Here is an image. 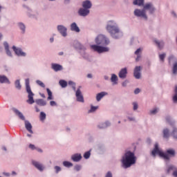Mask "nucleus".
<instances>
[{"instance_id": "nucleus-64", "label": "nucleus", "mask_w": 177, "mask_h": 177, "mask_svg": "<svg viewBox=\"0 0 177 177\" xmlns=\"http://www.w3.org/2000/svg\"><path fill=\"white\" fill-rule=\"evenodd\" d=\"M93 75H92V74H91V73H88V75H87V78H93Z\"/></svg>"}, {"instance_id": "nucleus-5", "label": "nucleus", "mask_w": 177, "mask_h": 177, "mask_svg": "<svg viewBox=\"0 0 177 177\" xmlns=\"http://www.w3.org/2000/svg\"><path fill=\"white\" fill-rule=\"evenodd\" d=\"M121 162L122 166L124 169L130 168V167L136 164V156H135V153L131 151H126L122 156Z\"/></svg>"}, {"instance_id": "nucleus-57", "label": "nucleus", "mask_w": 177, "mask_h": 177, "mask_svg": "<svg viewBox=\"0 0 177 177\" xmlns=\"http://www.w3.org/2000/svg\"><path fill=\"white\" fill-rule=\"evenodd\" d=\"M127 85H128V80H125L124 82H123L122 83V86L125 87V86H127Z\"/></svg>"}, {"instance_id": "nucleus-62", "label": "nucleus", "mask_w": 177, "mask_h": 177, "mask_svg": "<svg viewBox=\"0 0 177 177\" xmlns=\"http://www.w3.org/2000/svg\"><path fill=\"white\" fill-rule=\"evenodd\" d=\"M3 174H4L5 176H10V174L8 172H3Z\"/></svg>"}, {"instance_id": "nucleus-47", "label": "nucleus", "mask_w": 177, "mask_h": 177, "mask_svg": "<svg viewBox=\"0 0 177 177\" xmlns=\"http://www.w3.org/2000/svg\"><path fill=\"white\" fill-rule=\"evenodd\" d=\"M80 169H82V166L81 165H76L74 167V170L79 172Z\"/></svg>"}, {"instance_id": "nucleus-24", "label": "nucleus", "mask_w": 177, "mask_h": 177, "mask_svg": "<svg viewBox=\"0 0 177 177\" xmlns=\"http://www.w3.org/2000/svg\"><path fill=\"white\" fill-rule=\"evenodd\" d=\"M27 9V16L30 17V19H37V15L35 14L32 13V10L28 8V6H25Z\"/></svg>"}, {"instance_id": "nucleus-16", "label": "nucleus", "mask_w": 177, "mask_h": 177, "mask_svg": "<svg viewBox=\"0 0 177 177\" xmlns=\"http://www.w3.org/2000/svg\"><path fill=\"white\" fill-rule=\"evenodd\" d=\"M111 125V123L109 121H106L104 122H100L97 125L98 129H106V128H109Z\"/></svg>"}, {"instance_id": "nucleus-4", "label": "nucleus", "mask_w": 177, "mask_h": 177, "mask_svg": "<svg viewBox=\"0 0 177 177\" xmlns=\"http://www.w3.org/2000/svg\"><path fill=\"white\" fill-rule=\"evenodd\" d=\"M25 85L26 91L28 93V100L26 102L28 104H34V103H36V104L41 107L46 106V102L44 99L34 100L35 94L32 93V91H31V87L30 86V79H26Z\"/></svg>"}, {"instance_id": "nucleus-17", "label": "nucleus", "mask_w": 177, "mask_h": 177, "mask_svg": "<svg viewBox=\"0 0 177 177\" xmlns=\"http://www.w3.org/2000/svg\"><path fill=\"white\" fill-rule=\"evenodd\" d=\"M3 45L4 46V49L6 50L7 56H9V57H13L12 51H10V50L9 49V43H8V41H3Z\"/></svg>"}, {"instance_id": "nucleus-27", "label": "nucleus", "mask_w": 177, "mask_h": 177, "mask_svg": "<svg viewBox=\"0 0 177 177\" xmlns=\"http://www.w3.org/2000/svg\"><path fill=\"white\" fill-rule=\"evenodd\" d=\"M1 84H10L9 79L5 75H0Z\"/></svg>"}, {"instance_id": "nucleus-34", "label": "nucleus", "mask_w": 177, "mask_h": 177, "mask_svg": "<svg viewBox=\"0 0 177 177\" xmlns=\"http://www.w3.org/2000/svg\"><path fill=\"white\" fill-rule=\"evenodd\" d=\"M80 55L82 56V57H83V59H89V54H88V53H86L85 50H81Z\"/></svg>"}, {"instance_id": "nucleus-36", "label": "nucleus", "mask_w": 177, "mask_h": 177, "mask_svg": "<svg viewBox=\"0 0 177 177\" xmlns=\"http://www.w3.org/2000/svg\"><path fill=\"white\" fill-rule=\"evenodd\" d=\"M15 86L16 89H18V91H20L21 89V84H20V80H17L15 82Z\"/></svg>"}, {"instance_id": "nucleus-61", "label": "nucleus", "mask_w": 177, "mask_h": 177, "mask_svg": "<svg viewBox=\"0 0 177 177\" xmlns=\"http://www.w3.org/2000/svg\"><path fill=\"white\" fill-rule=\"evenodd\" d=\"M104 79L105 80V81H109V80H110V77H109V76L107 75H104Z\"/></svg>"}, {"instance_id": "nucleus-37", "label": "nucleus", "mask_w": 177, "mask_h": 177, "mask_svg": "<svg viewBox=\"0 0 177 177\" xmlns=\"http://www.w3.org/2000/svg\"><path fill=\"white\" fill-rule=\"evenodd\" d=\"M158 111H160V109L153 108V109L149 111V115H156V114H157V113H158Z\"/></svg>"}, {"instance_id": "nucleus-18", "label": "nucleus", "mask_w": 177, "mask_h": 177, "mask_svg": "<svg viewBox=\"0 0 177 177\" xmlns=\"http://www.w3.org/2000/svg\"><path fill=\"white\" fill-rule=\"evenodd\" d=\"M177 169V167L174 165H168L166 166V173L169 175V174H173L174 171Z\"/></svg>"}, {"instance_id": "nucleus-12", "label": "nucleus", "mask_w": 177, "mask_h": 177, "mask_svg": "<svg viewBox=\"0 0 177 177\" xmlns=\"http://www.w3.org/2000/svg\"><path fill=\"white\" fill-rule=\"evenodd\" d=\"M142 71V67L141 66H136L133 71V77L136 80H140V77H142V73H140Z\"/></svg>"}, {"instance_id": "nucleus-39", "label": "nucleus", "mask_w": 177, "mask_h": 177, "mask_svg": "<svg viewBox=\"0 0 177 177\" xmlns=\"http://www.w3.org/2000/svg\"><path fill=\"white\" fill-rule=\"evenodd\" d=\"M91 150L90 149L88 151H86L83 157L84 158H85V160H89V158H91Z\"/></svg>"}, {"instance_id": "nucleus-56", "label": "nucleus", "mask_w": 177, "mask_h": 177, "mask_svg": "<svg viewBox=\"0 0 177 177\" xmlns=\"http://www.w3.org/2000/svg\"><path fill=\"white\" fill-rule=\"evenodd\" d=\"M50 105L53 106H57V104L55 101H50Z\"/></svg>"}, {"instance_id": "nucleus-28", "label": "nucleus", "mask_w": 177, "mask_h": 177, "mask_svg": "<svg viewBox=\"0 0 177 177\" xmlns=\"http://www.w3.org/2000/svg\"><path fill=\"white\" fill-rule=\"evenodd\" d=\"M165 154H167L169 157V160H171V157L175 156V150L174 149H169L166 151Z\"/></svg>"}, {"instance_id": "nucleus-50", "label": "nucleus", "mask_w": 177, "mask_h": 177, "mask_svg": "<svg viewBox=\"0 0 177 177\" xmlns=\"http://www.w3.org/2000/svg\"><path fill=\"white\" fill-rule=\"evenodd\" d=\"M142 51H143V48H138V49L135 51L134 54H135V55H140V53H142Z\"/></svg>"}, {"instance_id": "nucleus-44", "label": "nucleus", "mask_w": 177, "mask_h": 177, "mask_svg": "<svg viewBox=\"0 0 177 177\" xmlns=\"http://www.w3.org/2000/svg\"><path fill=\"white\" fill-rule=\"evenodd\" d=\"M68 84L70 85L71 86H72V89L73 91H75V90H77L76 88V84H75V82H73V81H69L68 82Z\"/></svg>"}, {"instance_id": "nucleus-58", "label": "nucleus", "mask_w": 177, "mask_h": 177, "mask_svg": "<svg viewBox=\"0 0 177 177\" xmlns=\"http://www.w3.org/2000/svg\"><path fill=\"white\" fill-rule=\"evenodd\" d=\"M173 176L177 177V167L176 169L172 173Z\"/></svg>"}, {"instance_id": "nucleus-10", "label": "nucleus", "mask_w": 177, "mask_h": 177, "mask_svg": "<svg viewBox=\"0 0 177 177\" xmlns=\"http://www.w3.org/2000/svg\"><path fill=\"white\" fill-rule=\"evenodd\" d=\"M57 31L63 37L66 38L67 37V27L64 26V25H58L57 26Z\"/></svg>"}, {"instance_id": "nucleus-63", "label": "nucleus", "mask_w": 177, "mask_h": 177, "mask_svg": "<svg viewBox=\"0 0 177 177\" xmlns=\"http://www.w3.org/2000/svg\"><path fill=\"white\" fill-rule=\"evenodd\" d=\"M36 150H37V151H38L39 153H42V151H43L41 149L38 148V147H37Z\"/></svg>"}, {"instance_id": "nucleus-54", "label": "nucleus", "mask_w": 177, "mask_h": 177, "mask_svg": "<svg viewBox=\"0 0 177 177\" xmlns=\"http://www.w3.org/2000/svg\"><path fill=\"white\" fill-rule=\"evenodd\" d=\"M135 95H138V93H140V88H137L134 90Z\"/></svg>"}, {"instance_id": "nucleus-51", "label": "nucleus", "mask_w": 177, "mask_h": 177, "mask_svg": "<svg viewBox=\"0 0 177 177\" xmlns=\"http://www.w3.org/2000/svg\"><path fill=\"white\" fill-rule=\"evenodd\" d=\"M165 56H166V54L165 53H163V54H160L159 55V59L161 62H164V59H165Z\"/></svg>"}, {"instance_id": "nucleus-55", "label": "nucleus", "mask_w": 177, "mask_h": 177, "mask_svg": "<svg viewBox=\"0 0 177 177\" xmlns=\"http://www.w3.org/2000/svg\"><path fill=\"white\" fill-rule=\"evenodd\" d=\"M136 62H139L140 60V58L142 57V55H136Z\"/></svg>"}, {"instance_id": "nucleus-20", "label": "nucleus", "mask_w": 177, "mask_h": 177, "mask_svg": "<svg viewBox=\"0 0 177 177\" xmlns=\"http://www.w3.org/2000/svg\"><path fill=\"white\" fill-rule=\"evenodd\" d=\"M73 46L75 49H79L80 50H86V46L80 44V41H75Z\"/></svg>"}, {"instance_id": "nucleus-26", "label": "nucleus", "mask_w": 177, "mask_h": 177, "mask_svg": "<svg viewBox=\"0 0 177 177\" xmlns=\"http://www.w3.org/2000/svg\"><path fill=\"white\" fill-rule=\"evenodd\" d=\"M106 95H107V93L104 91L97 93L96 95L97 102H100V100H102V99H103V97H104Z\"/></svg>"}, {"instance_id": "nucleus-2", "label": "nucleus", "mask_w": 177, "mask_h": 177, "mask_svg": "<svg viewBox=\"0 0 177 177\" xmlns=\"http://www.w3.org/2000/svg\"><path fill=\"white\" fill-rule=\"evenodd\" d=\"M106 30L113 39H120L124 36V32L115 21H109L106 26Z\"/></svg>"}, {"instance_id": "nucleus-60", "label": "nucleus", "mask_w": 177, "mask_h": 177, "mask_svg": "<svg viewBox=\"0 0 177 177\" xmlns=\"http://www.w3.org/2000/svg\"><path fill=\"white\" fill-rule=\"evenodd\" d=\"M46 91H47V93H48V95H52V91H50V89L46 88Z\"/></svg>"}, {"instance_id": "nucleus-45", "label": "nucleus", "mask_w": 177, "mask_h": 177, "mask_svg": "<svg viewBox=\"0 0 177 177\" xmlns=\"http://www.w3.org/2000/svg\"><path fill=\"white\" fill-rule=\"evenodd\" d=\"M175 95L173 97L174 103H177V85L175 87Z\"/></svg>"}, {"instance_id": "nucleus-32", "label": "nucleus", "mask_w": 177, "mask_h": 177, "mask_svg": "<svg viewBox=\"0 0 177 177\" xmlns=\"http://www.w3.org/2000/svg\"><path fill=\"white\" fill-rule=\"evenodd\" d=\"M62 165H64L65 168H71L74 165L71 162L65 160L62 162Z\"/></svg>"}, {"instance_id": "nucleus-59", "label": "nucleus", "mask_w": 177, "mask_h": 177, "mask_svg": "<svg viewBox=\"0 0 177 177\" xmlns=\"http://www.w3.org/2000/svg\"><path fill=\"white\" fill-rule=\"evenodd\" d=\"M48 100H53V97H52V94L48 95Z\"/></svg>"}, {"instance_id": "nucleus-31", "label": "nucleus", "mask_w": 177, "mask_h": 177, "mask_svg": "<svg viewBox=\"0 0 177 177\" xmlns=\"http://www.w3.org/2000/svg\"><path fill=\"white\" fill-rule=\"evenodd\" d=\"M133 4L138 6H145V0H134Z\"/></svg>"}, {"instance_id": "nucleus-52", "label": "nucleus", "mask_w": 177, "mask_h": 177, "mask_svg": "<svg viewBox=\"0 0 177 177\" xmlns=\"http://www.w3.org/2000/svg\"><path fill=\"white\" fill-rule=\"evenodd\" d=\"M29 149H30V150H36L37 147H35L34 145L32 144H30L28 146Z\"/></svg>"}, {"instance_id": "nucleus-15", "label": "nucleus", "mask_w": 177, "mask_h": 177, "mask_svg": "<svg viewBox=\"0 0 177 177\" xmlns=\"http://www.w3.org/2000/svg\"><path fill=\"white\" fill-rule=\"evenodd\" d=\"M127 75H128V68H123L119 71L118 77L119 78H121V80H125V78H127Z\"/></svg>"}, {"instance_id": "nucleus-1", "label": "nucleus", "mask_w": 177, "mask_h": 177, "mask_svg": "<svg viewBox=\"0 0 177 177\" xmlns=\"http://www.w3.org/2000/svg\"><path fill=\"white\" fill-rule=\"evenodd\" d=\"M95 42L96 44L90 46L91 49H92L93 52L102 54L106 53L110 50V48L107 47V45L110 44V39H109L107 36L100 34L95 37Z\"/></svg>"}, {"instance_id": "nucleus-19", "label": "nucleus", "mask_w": 177, "mask_h": 177, "mask_svg": "<svg viewBox=\"0 0 177 177\" xmlns=\"http://www.w3.org/2000/svg\"><path fill=\"white\" fill-rule=\"evenodd\" d=\"M51 68L55 71V73H57V71H62L63 70V66L59 64L53 63L51 64Z\"/></svg>"}, {"instance_id": "nucleus-46", "label": "nucleus", "mask_w": 177, "mask_h": 177, "mask_svg": "<svg viewBox=\"0 0 177 177\" xmlns=\"http://www.w3.org/2000/svg\"><path fill=\"white\" fill-rule=\"evenodd\" d=\"M172 136L174 138V139H177V129L176 127H174L173 132H172Z\"/></svg>"}, {"instance_id": "nucleus-43", "label": "nucleus", "mask_w": 177, "mask_h": 177, "mask_svg": "<svg viewBox=\"0 0 177 177\" xmlns=\"http://www.w3.org/2000/svg\"><path fill=\"white\" fill-rule=\"evenodd\" d=\"M173 74L176 75L177 74V61L176 60L173 64Z\"/></svg>"}, {"instance_id": "nucleus-13", "label": "nucleus", "mask_w": 177, "mask_h": 177, "mask_svg": "<svg viewBox=\"0 0 177 177\" xmlns=\"http://www.w3.org/2000/svg\"><path fill=\"white\" fill-rule=\"evenodd\" d=\"M71 159L73 162H80L82 160V155L80 153H76L71 156Z\"/></svg>"}, {"instance_id": "nucleus-33", "label": "nucleus", "mask_w": 177, "mask_h": 177, "mask_svg": "<svg viewBox=\"0 0 177 177\" xmlns=\"http://www.w3.org/2000/svg\"><path fill=\"white\" fill-rule=\"evenodd\" d=\"M162 133H163V138H165V139H168V138H169V129H164Z\"/></svg>"}, {"instance_id": "nucleus-41", "label": "nucleus", "mask_w": 177, "mask_h": 177, "mask_svg": "<svg viewBox=\"0 0 177 177\" xmlns=\"http://www.w3.org/2000/svg\"><path fill=\"white\" fill-rule=\"evenodd\" d=\"M132 106H133V111H137L138 109H139V104L138 102H132Z\"/></svg>"}, {"instance_id": "nucleus-7", "label": "nucleus", "mask_w": 177, "mask_h": 177, "mask_svg": "<svg viewBox=\"0 0 177 177\" xmlns=\"http://www.w3.org/2000/svg\"><path fill=\"white\" fill-rule=\"evenodd\" d=\"M151 154L153 157H156V155L158 154L161 157V158H164L165 161H169V156H168L167 153H165V152L160 151L158 143L155 144V147L151 151Z\"/></svg>"}, {"instance_id": "nucleus-9", "label": "nucleus", "mask_w": 177, "mask_h": 177, "mask_svg": "<svg viewBox=\"0 0 177 177\" xmlns=\"http://www.w3.org/2000/svg\"><path fill=\"white\" fill-rule=\"evenodd\" d=\"M81 88H82V86H79V87L75 91L76 100L80 103H84L85 100L84 99V95L82 94V91H81Z\"/></svg>"}, {"instance_id": "nucleus-40", "label": "nucleus", "mask_w": 177, "mask_h": 177, "mask_svg": "<svg viewBox=\"0 0 177 177\" xmlns=\"http://www.w3.org/2000/svg\"><path fill=\"white\" fill-rule=\"evenodd\" d=\"M165 120L167 122L170 124V125H172L174 122H175V121H174V120H172V118L169 115L166 116Z\"/></svg>"}, {"instance_id": "nucleus-6", "label": "nucleus", "mask_w": 177, "mask_h": 177, "mask_svg": "<svg viewBox=\"0 0 177 177\" xmlns=\"http://www.w3.org/2000/svg\"><path fill=\"white\" fill-rule=\"evenodd\" d=\"M12 111H14L15 114H16V115H17L20 120L24 121L25 128L26 131H28L29 133H34V131H32V125L31 124L30 121L26 120V117H24V115H23V113L16 108H13Z\"/></svg>"}, {"instance_id": "nucleus-48", "label": "nucleus", "mask_w": 177, "mask_h": 177, "mask_svg": "<svg viewBox=\"0 0 177 177\" xmlns=\"http://www.w3.org/2000/svg\"><path fill=\"white\" fill-rule=\"evenodd\" d=\"M36 84L41 88H45V84H44V82H42L41 80H36Z\"/></svg>"}, {"instance_id": "nucleus-53", "label": "nucleus", "mask_w": 177, "mask_h": 177, "mask_svg": "<svg viewBox=\"0 0 177 177\" xmlns=\"http://www.w3.org/2000/svg\"><path fill=\"white\" fill-rule=\"evenodd\" d=\"M105 177H113V173H111V171H108L106 174H105Z\"/></svg>"}, {"instance_id": "nucleus-30", "label": "nucleus", "mask_w": 177, "mask_h": 177, "mask_svg": "<svg viewBox=\"0 0 177 177\" xmlns=\"http://www.w3.org/2000/svg\"><path fill=\"white\" fill-rule=\"evenodd\" d=\"M127 120H129V121H131L132 122H136V118H135V116H133V113H127Z\"/></svg>"}, {"instance_id": "nucleus-29", "label": "nucleus", "mask_w": 177, "mask_h": 177, "mask_svg": "<svg viewBox=\"0 0 177 177\" xmlns=\"http://www.w3.org/2000/svg\"><path fill=\"white\" fill-rule=\"evenodd\" d=\"M118 77L115 74H112L111 77V82H113V85L118 84Z\"/></svg>"}, {"instance_id": "nucleus-8", "label": "nucleus", "mask_w": 177, "mask_h": 177, "mask_svg": "<svg viewBox=\"0 0 177 177\" xmlns=\"http://www.w3.org/2000/svg\"><path fill=\"white\" fill-rule=\"evenodd\" d=\"M12 49L15 53L16 56H18V57H26L27 56V53L23 51V49H21L20 47L12 46Z\"/></svg>"}, {"instance_id": "nucleus-3", "label": "nucleus", "mask_w": 177, "mask_h": 177, "mask_svg": "<svg viewBox=\"0 0 177 177\" xmlns=\"http://www.w3.org/2000/svg\"><path fill=\"white\" fill-rule=\"evenodd\" d=\"M149 11V15H154L156 12V7L152 3H147L143 6L142 9L136 8L133 11V15L136 17L142 19L143 20H148L149 17L146 12Z\"/></svg>"}, {"instance_id": "nucleus-11", "label": "nucleus", "mask_w": 177, "mask_h": 177, "mask_svg": "<svg viewBox=\"0 0 177 177\" xmlns=\"http://www.w3.org/2000/svg\"><path fill=\"white\" fill-rule=\"evenodd\" d=\"M32 165L40 172L44 171V169H45V166H44V165L39 161L32 160Z\"/></svg>"}, {"instance_id": "nucleus-49", "label": "nucleus", "mask_w": 177, "mask_h": 177, "mask_svg": "<svg viewBox=\"0 0 177 177\" xmlns=\"http://www.w3.org/2000/svg\"><path fill=\"white\" fill-rule=\"evenodd\" d=\"M54 169H55V174H59L62 171V167L59 166H55Z\"/></svg>"}, {"instance_id": "nucleus-35", "label": "nucleus", "mask_w": 177, "mask_h": 177, "mask_svg": "<svg viewBox=\"0 0 177 177\" xmlns=\"http://www.w3.org/2000/svg\"><path fill=\"white\" fill-rule=\"evenodd\" d=\"M99 109V106H95L93 105L91 106V109L88 111V114H92V113H95V111H96V110H97Z\"/></svg>"}, {"instance_id": "nucleus-25", "label": "nucleus", "mask_w": 177, "mask_h": 177, "mask_svg": "<svg viewBox=\"0 0 177 177\" xmlns=\"http://www.w3.org/2000/svg\"><path fill=\"white\" fill-rule=\"evenodd\" d=\"M17 27L22 34H26V24H24V23L19 22L17 24Z\"/></svg>"}, {"instance_id": "nucleus-22", "label": "nucleus", "mask_w": 177, "mask_h": 177, "mask_svg": "<svg viewBox=\"0 0 177 177\" xmlns=\"http://www.w3.org/2000/svg\"><path fill=\"white\" fill-rule=\"evenodd\" d=\"M71 31H73L74 32H80L81 30L80 29V27H78V25H77V23L73 22L71 24Z\"/></svg>"}, {"instance_id": "nucleus-42", "label": "nucleus", "mask_w": 177, "mask_h": 177, "mask_svg": "<svg viewBox=\"0 0 177 177\" xmlns=\"http://www.w3.org/2000/svg\"><path fill=\"white\" fill-rule=\"evenodd\" d=\"M39 120L40 121H45L46 120V113L45 112H41L39 115Z\"/></svg>"}, {"instance_id": "nucleus-14", "label": "nucleus", "mask_w": 177, "mask_h": 177, "mask_svg": "<svg viewBox=\"0 0 177 177\" xmlns=\"http://www.w3.org/2000/svg\"><path fill=\"white\" fill-rule=\"evenodd\" d=\"M90 12L91 11L89 10L84 8H81L78 10V15L82 17H86V16H88V15H89Z\"/></svg>"}, {"instance_id": "nucleus-38", "label": "nucleus", "mask_w": 177, "mask_h": 177, "mask_svg": "<svg viewBox=\"0 0 177 177\" xmlns=\"http://www.w3.org/2000/svg\"><path fill=\"white\" fill-rule=\"evenodd\" d=\"M59 84L60 85L61 88H67V81L64 80H59Z\"/></svg>"}, {"instance_id": "nucleus-23", "label": "nucleus", "mask_w": 177, "mask_h": 177, "mask_svg": "<svg viewBox=\"0 0 177 177\" xmlns=\"http://www.w3.org/2000/svg\"><path fill=\"white\" fill-rule=\"evenodd\" d=\"M82 8L89 10V9H91V8H92V2H91V1H89V0H86V1H83L82 2Z\"/></svg>"}, {"instance_id": "nucleus-21", "label": "nucleus", "mask_w": 177, "mask_h": 177, "mask_svg": "<svg viewBox=\"0 0 177 177\" xmlns=\"http://www.w3.org/2000/svg\"><path fill=\"white\" fill-rule=\"evenodd\" d=\"M154 44H156V46H158V49H163L164 46L165 45V43L162 40H158L154 39L153 40Z\"/></svg>"}]
</instances>
